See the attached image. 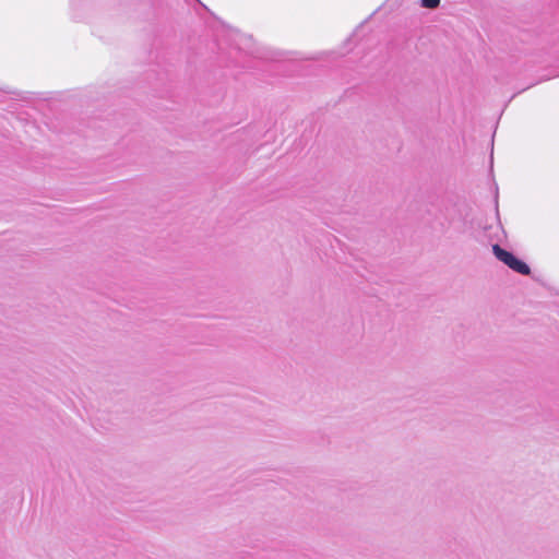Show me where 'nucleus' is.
<instances>
[{
  "mask_svg": "<svg viewBox=\"0 0 559 559\" xmlns=\"http://www.w3.org/2000/svg\"><path fill=\"white\" fill-rule=\"evenodd\" d=\"M495 257L508 265L514 272L528 275L531 273L530 266L522 260L518 259L512 252L501 248L499 245L492 246Z\"/></svg>",
  "mask_w": 559,
  "mask_h": 559,
  "instance_id": "obj_1",
  "label": "nucleus"
},
{
  "mask_svg": "<svg viewBox=\"0 0 559 559\" xmlns=\"http://www.w3.org/2000/svg\"><path fill=\"white\" fill-rule=\"evenodd\" d=\"M421 7L426 9H436L440 4V0H420Z\"/></svg>",
  "mask_w": 559,
  "mask_h": 559,
  "instance_id": "obj_2",
  "label": "nucleus"
}]
</instances>
